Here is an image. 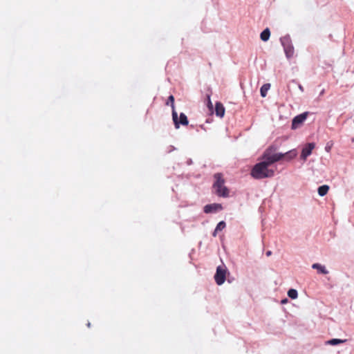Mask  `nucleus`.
<instances>
[{
	"label": "nucleus",
	"instance_id": "23",
	"mask_svg": "<svg viewBox=\"0 0 354 354\" xmlns=\"http://www.w3.org/2000/svg\"><path fill=\"white\" fill-rule=\"evenodd\" d=\"M271 254H272L271 251H268V252H266V255H267L268 257L270 256V255H271Z\"/></svg>",
	"mask_w": 354,
	"mask_h": 354
},
{
	"label": "nucleus",
	"instance_id": "26",
	"mask_svg": "<svg viewBox=\"0 0 354 354\" xmlns=\"http://www.w3.org/2000/svg\"><path fill=\"white\" fill-rule=\"evenodd\" d=\"M87 326H88V327H90V326H91L90 322H88V323L87 324Z\"/></svg>",
	"mask_w": 354,
	"mask_h": 354
},
{
	"label": "nucleus",
	"instance_id": "3",
	"mask_svg": "<svg viewBox=\"0 0 354 354\" xmlns=\"http://www.w3.org/2000/svg\"><path fill=\"white\" fill-rule=\"evenodd\" d=\"M285 157L283 153H273L271 148L267 149L263 156L262 160H264L269 166L273 163L281 160Z\"/></svg>",
	"mask_w": 354,
	"mask_h": 354
},
{
	"label": "nucleus",
	"instance_id": "8",
	"mask_svg": "<svg viewBox=\"0 0 354 354\" xmlns=\"http://www.w3.org/2000/svg\"><path fill=\"white\" fill-rule=\"evenodd\" d=\"M308 113L305 112L295 116L292 122V129H295L299 127L307 118Z\"/></svg>",
	"mask_w": 354,
	"mask_h": 354
},
{
	"label": "nucleus",
	"instance_id": "27",
	"mask_svg": "<svg viewBox=\"0 0 354 354\" xmlns=\"http://www.w3.org/2000/svg\"><path fill=\"white\" fill-rule=\"evenodd\" d=\"M191 162H192V160H189V161L188 162V164H191Z\"/></svg>",
	"mask_w": 354,
	"mask_h": 354
},
{
	"label": "nucleus",
	"instance_id": "12",
	"mask_svg": "<svg viewBox=\"0 0 354 354\" xmlns=\"http://www.w3.org/2000/svg\"><path fill=\"white\" fill-rule=\"evenodd\" d=\"M283 154H285L284 158H286L287 160H290L297 156V151L294 149L284 153Z\"/></svg>",
	"mask_w": 354,
	"mask_h": 354
},
{
	"label": "nucleus",
	"instance_id": "18",
	"mask_svg": "<svg viewBox=\"0 0 354 354\" xmlns=\"http://www.w3.org/2000/svg\"><path fill=\"white\" fill-rule=\"evenodd\" d=\"M288 295L290 298L295 299L297 298L298 293L295 289H290L288 291Z\"/></svg>",
	"mask_w": 354,
	"mask_h": 354
},
{
	"label": "nucleus",
	"instance_id": "11",
	"mask_svg": "<svg viewBox=\"0 0 354 354\" xmlns=\"http://www.w3.org/2000/svg\"><path fill=\"white\" fill-rule=\"evenodd\" d=\"M215 113L217 116L221 118L223 117L225 114V108L221 102L216 103Z\"/></svg>",
	"mask_w": 354,
	"mask_h": 354
},
{
	"label": "nucleus",
	"instance_id": "17",
	"mask_svg": "<svg viewBox=\"0 0 354 354\" xmlns=\"http://www.w3.org/2000/svg\"><path fill=\"white\" fill-rule=\"evenodd\" d=\"M344 342H346V339H331L327 341L326 344H329V345L335 346V345H337L339 344L343 343Z\"/></svg>",
	"mask_w": 354,
	"mask_h": 354
},
{
	"label": "nucleus",
	"instance_id": "9",
	"mask_svg": "<svg viewBox=\"0 0 354 354\" xmlns=\"http://www.w3.org/2000/svg\"><path fill=\"white\" fill-rule=\"evenodd\" d=\"M223 209L222 205L219 203H212L206 205L204 207V212L206 214L216 213Z\"/></svg>",
	"mask_w": 354,
	"mask_h": 354
},
{
	"label": "nucleus",
	"instance_id": "10",
	"mask_svg": "<svg viewBox=\"0 0 354 354\" xmlns=\"http://www.w3.org/2000/svg\"><path fill=\"white\" fill-rule=\"evenodd\" d=\"M312 268L317 270V272L319 274H327L328 273V270L326 268L325 266L318 263H313Z\"/></svg>",
	"mask_w": 354,
	"mask_h": 354
},
{
	"label": "nucleus",
	"instance_id": "1",
	"mask_svg": "<svg viewBox=\"0 0 354 354\" xmlns=\"http://www.w3.org/2000/svg\"><path fill=\"white\" fill-rule=\"evenodd\" d=\"M264 160L257 163L251 170V176L254 179H263L274 176L275 169L270 168Z\"/></svg>",
	"mask_w": 354,
	"mask_h": 354
},
{
	"label": "nucleus",
	"instance_id": "22",
	"mask_svg": "<svg viewBox=\"0 0 354 354\" xmlns=\"http://www.w3.org/2000/svg\"><path fill=\"white\" fill-rule=\"evenodd\" d=\"M299 88L301 91H302V92L304 91V88L301 85H300V84L299 85Z\"/></svg>",
	"mask_w": 354,
	"mask_h": 354
},
{
	"label": "nucleus",
	"instance_id": "25",
	"mask_svg": "<svg viewBox=\"0 0 354 354\" xmlns=\"http://www.w3.org/2000/svg\"><path fill=\"white\" fill-rule=\"evenodd\" d=\"M286 301H287V299H285L282 300L281 302L283 304V303H286Z\"/></svg>",
	"mask_w": 354,
	"mask_h": 354
},
{
	"label": "nucleus",
	"instance_id": "7",
	"mask_svg": "<svg viewBox=\"0 0 354 354\" xmlns=\"http://www.w3.org/2000/svg\"><path fill=\"white\" fill-rule=\"evenodd\" d=\"M315 147V144L310 142L306 144L302 149L300 158L302 160L306 161L307 158L312 153L313 150Z\"/></svg>",
	"mask_w": 354,
	"mask_h": 354
},
{
	"label": "nucleus",
	"instance_id": "16",
	"mask_svg": "<svg viewBox=\"0 0 354 354\" xmlns=\"http://www.w3.org/2000/svg\"><path fill=\"white\" fill-rule=\"evenodd\" d=\"M225 226H226V225H225V223L224 221H220L217 224V225H216V228H215V230H214V231L213 232V236H216L217 232H219V231L223 230L225 227Z\"/></svg>",
	"mask_w": 354,
	"mask_h": 354
},
{
	"label": "nucleus",
	"instance_id": "19",
	"mask_svg": "<svg viewBox=\"0 0 354 354\" xmlns=\"http://www.w3.org/2000/svg\"><path fill=\"white\" fill-rule=\"evenodd\" d=\"M169 103H171V109H172V111L173 110H175V106H174V97L173 95H170L169 97H168V100L167 102V104L168 105Z\"/></svg>",
	"mask_w": 354,
	"mask_h": 354
},
{
	"label": "nucleus",
	"instance_id": "4",
	"mask_svg": "<svg viewBox=\"0 0 354 354\" xmlns=\"http://www.w3.org/2000/svg\"><path fill=\"white\" fill-rule=\"evenodd\" d=\"M280 41L282 46L283 47L286 57L290 59L294 54V47L290 35H287L282 37L280 39Z\"/></svg>",
	"mask_w": 354,
	"mask_h": 354
},
{
	"label": "nucleus",
	"instance_id": "5",
	"mask_svg": "<svg viewBox=\"0 0 354 354\" xmlns=\"http://www.w3.org/2000/svg\"><path fill=\"white\" fill-rule=\"evenodd\" d=\"M172 119L174 123V126L176 129H178L180 127V124L183 126H186L188 124L189 121L187 117L184 113H180L179 118H178V114L176 110L172 111Z\"/></svg>",
	"mask_w": 354,
	"mask_h": 354
},
{
	"label": "nucleus",
	"instance_id": "6",
	"mask_svg": "<svg viewBox=\"0 0 354 354\" xmlns=\"http://www.w3.org/2000/svg\"><path fill=\"white\" fill-rule=\"evenodd\" d=\"M226 272L227 269L225 266H219L216 268V272L214 275V279L216 283L221 286L222 285L226 279Z\"/></svg>",
	"mask_w": 354,
	"mask_h": 354
},
{
	"label": "nucleus",
	"instance_id": "13",
	"mask_svg": "<svg viewBox=\"0 0 354 354\" xmlns=\"http://www.w3.org/2000/svg\"><path fill=\"white\" fill-rule=\"evenodd\" d=\"M270 36V31L269 28H266L263 30L260 35L261 39L263 41H267Z\"/></svg>",
	"mask_w": 354,
	"mask_h": 354
},
{
	"label": "nucleus",
	"instance_id": "24",
	"mask_svg": "<svg viewBox=\"0 0 354 354\" xmlns=\"http://www.w3.org/2000/svg\"><path fill=\"white\" fill-rule=\"evenodd\" d=\"M175 148L173 147V146H170V150L169 151H172V150H174Z\"/></svg>",
	"mask_w": 354,
	"mask_h": 354
},
{
	"label": "nucleus",
	"instance_id": "21",
	"mask_svg": "<svg viewBox=\"0 0 354 354\" xmlns=\"http://www.w3.org/2000/svg\"><path fill=\"white\" fill-rule=\"evenodd\" d=\"M331 147H332V144L329 145V143H327L326 146L325 147V150L327 152H329L330 151V149H331Z\"/></svg>",
	"mask_w": 354,
	"mask_h": 354
},
{
	"label": "nucleus",
	"instance_id": "2",
	"mask_svg": "<svg viewBox=\"0 0 354 354\" xmlns=\"http://www.w3.org/2000/svg\"><path fill=\"white\" fill-rule=\"evenodd\" d=\"M215 182L213 185V187L215 190V193L218 196L227 197L229 195L228 189L224 185L225 180L222 177V174L216 173L214 176Z\"/></svg>",
	"mask_w": 354,
	"mask_h": 354
},
{
	"label": "nucleus",
	"instance_id": "20",
	"mask_svg": "<svg viewBox=\"0 0 354 354\" xmlns=\"http://www.w3.org/2000/svg\"><path fill=\"white\" fill-rule=\"evenodd\" d=\"M207 106L211 109L213 107L212 103L210 99V95H207Z\"/></svg>",
	"mask_w": 354,
	"mask_h": 354
},
{
	"label": "nucleus",
	"instance_id": "15",
	"mask_svg": "<svg viewBox=\"0 0 354 354\" xmlns=\"http://www.w3.org/2000/svg\"><path fill=\"white\" fill-rule=\"evenodd\" d=\"M328 189H329V186H328L326 185H322L318 187V194L320 196H324L327 194V192H328Z\"/></svg>",
	"mask_w": 354,
	"mask_h": 354
},
{
	"label": "nucleus",
	"instance_id": "14",
	"mask_svg": "<svg viewBox=\"0 0 354 354\" xmlns=\"http://www.w3.org/2000/svg\"><path fill=\"white\" fill-rule=\"evenodd\" d=\"M270 88V84L267 83L264 84L260 88V93L263 97H265L267 95L268 91Z\"/></svg>",
	"mask_w": 354,
	"mask_h": 354
}]
</instances>
